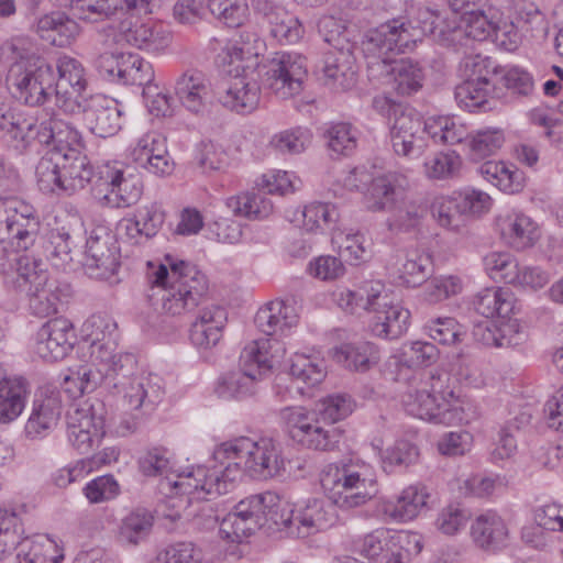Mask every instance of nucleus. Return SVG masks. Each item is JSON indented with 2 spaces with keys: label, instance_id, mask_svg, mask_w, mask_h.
<instances>
[{
  "label": "nucleus",
  "instance_id": "37998d69",
  "mask_svg": "<svg viewBox=\"0 0 563 563\" xmlns=\"http://www.w3.org/2000/svg\"><path fill=\"white\" fill-rule=\"evenodd\" d=\"M495 89L494 79L464 80L455 88L457 104L472 112L484 109Z\"/></svg>",
  "mask_w": 563,
  "mask_h": 563
},
{
  "label": "nucleus",
  "instance_id": "7c9ffc66",
  "mask_svg": "<svg viewBox=\"0 0 563 563\" xmlns=\"http://www.w3.org/2000/svg\"><path fill=\"white\" fill-rule=\"evenodd\" d=\"M102 426V419L96 417L92 405L85 401L73 413V448L80 454L89 453L95 439L101 435Z\"/></svg>",
  "mask_w": 563,
  "mask_h": 563
},
{
  "label": "nucleus",
  "instance_id": "e433bc0d",
  "mask_svg": "<svg viewBox=\"0 0 563 563\" xmlns=\"http://www.w3.org/2000/svg\"><path fill=\"white\" fill-rule=\"evenodd\" d=\"M429 493L424 486L411 485L405 488L396 501L385 505V512L396 520L407 521L416 518L427 506Z\"/></svg>",
  "mask_w": 563,
  "mask_h": 563
},
{
  "label": "nucleus",
  "instance_id": "6e6d98bb",
  "mask_svg": "<svg viewBox=\"0 0 563 563\" xmlns=\"http://www.w3.org/2000/svg\"><path fill=\"white\" fill-rule=\"evenodd\" d=\"M290 375L307 387H314L325 377L322 362L305 354H295L291 358Z\"/></svg>",
  "mask_w": 563,
  "mask_h": 563
},
{
  "label": "nucleus",
  "instance_id": "1a4fd4ad",
  "mask_svg": "<svg viewBox=\"0 0 563 563\" xmlns=\"http://www.w3.org/2000/svg\"><path fill=\"white\" fill-rule=\"evenodd\" d=\"M264 84L278 98L288 99L302 90L306 59L296 53L277 52L267 64Z\"/></svg>",
  "mask_w": 563,
  "mask_h": 563
},
{
  "label": "nucleus",
  "instance_id": "a878e982",
  "mask_svg": "<svg viewBox=\"0 0 563 563\" xmlns=\"http://www.w3.org/2000/svg\"><path fill=\"white\" fill-rule=\"evenodd\" d=\"M228 317L227 311L217 305L200 310L190 328L191 343L201 350L216 346L222 338Z\"/></svg>",
  "mask_w": 563,
  "mask_h": 563
},
{
  "label": "nucleus",
  "instance_id": "c85d7f7f",
  "mask_svg": "<svg viewBox=\"0 0 563 563\" xmlns=\"http://www.w3.org/2000/svg\"><path fill=\"white\" fill-rule=\"evenodd\" d=\"M163 395L162 378L148 374L132 379L125 390L124 399L130 408L150 413L162 401Z\"/></svg>",
  "mask_w": 563,
  "mask_h": 563
},
{
  "label": "nucleus",
  "instance_id": "bb28decb",
  "mask_svg": "<svg viewBox=\"0 0 563 563\" xmlns=\"http://www.w3.org/2000/svg\"><path fill=\"white\" fill-rule=\"evenodd\" d=\"M254 321L266 335H284L297 325L298 314L292 305L276 299L260 308Z\"/></svg>",
  "mask_w": 563,
  "mask_h": 563
},
{
  "label": "nucleus",
  "instance_id": "680f3d73",
  "mask_svg": "<svg viewBox=\"0 0 563 563\" xmlns=\"http://www.w3.org/2000/svg\"><path fill=\"white\" fill-rule=\"evenodd\" d=\"M262 376L254 371L240 369L223 377L220 394L225 397L243 398L255 390L256 380Z\"/></svg>",
  "mask_w": 563,
  "mask_h": 563
},
{
  "label": "nucleus",
  "instance_id": "473e14b6",
  "mask_svg": "<svg viewBox=\"0 0 563 563\" xmlns=\"http://www.w3.org/2000/svg\"><path fill=\"white\" fill-rule=\"evenodd\" d=\"M334 357L338 363L354 372H367L377 365L380 352L376 344L368 341L345 343L335 349Z\"/></svg>",
  "mask_w": 563,
  "mask_h": 563
},
{
  "label": "nucleus",
  "instance_id": "052dcab7",
  "mask_svg": "<svg viewBox=\"0 0 563 563\" xmlns=\"http://www.w3.org/2000/svg\"><path fill=\"white\" fill-rule=\"evenodd\" d=\"M208 7L212 15L230 27L241 26L249 15L246 0H209Z\"/></svg>",
  "mask_w": 563,
  "mask_h": 563
},
{
  "label": "nucleus",
  "instance_id": "f03ea898",
  "mask_svg": "<svg viewBox=\"0 0 563 563\" xmlns=\"http://www.w3.org/2000/svg\"><path fill=\"white\" fill-rule=\"evenodd\" d=\"M148 283L163 288V310L170 316L194 311L207 294V278L195 265L166 255L165 263L148 262Z\"/></svg>",
  "mask_w": 563,
  "mask_h": 563
},
{
  "label": "nucleus",
  "instance_id": "393cba45",
  "mask_svg": "<svg viewBox=\"0 0 563 563\" xmlns=\"http://www.w3.org/2000/svg\"><path fill=\"white\" fill-rule=\"evenodd\" d=\"M322 71L325 84L335 90H349L356 85L355 57L349 48L341 47L327 52Z\"/></svg>",
  "mask_w": 563,
  "mask_h": 563
},
{
  "label": "nucleus",
  "instance_id": "f3484780",
  "mask_svg": "<svg viewBox=\"0 0 563 563\" xmlns=\"http://www.w3.org/2000/svg\"><path fill=\"white\" fill-rule=\"evenodd\" d=\"M54 142L48 156L40 161L36 166L37 186L43 192H58L67 190L64 181L69 174L67 165L70 153V143L59 137V134H52Z\"/></svg>",
  "mask_w": 563,
  "mask_h": 563
},
{
  "label": "nucleus",
  "instance_id": "ea45409f",
  "mask_svg": "<svg viewBox=\"0 0 563 563\" xmlns=\"http://www.w3.org/2000/svg\"><path fill=\"white\" fill-rule=\"evenodd\" d=\"M37 35L56 47L70 45V18L64 11H52L36 22Z\"/></svg>",
  "mask_w": 563,
  "mask_h": 563
},
{
  "label": "nucleus",
  "instance_id": "58836bf2",
  "mask_svg": "<svg viewBox=\"0 0 563 563\" xmlns=\"http://www.w3.org/2000/svg\"><path fill=\"white\" fill-rule=\"evenodd\" d=\"M228 209L234 216L244 217L251 220L267 218L274 209L273 202L266 197L263 190L257 192H243L227 199Z\"/></svg>",
  "mask_w": 563,
  "mask_h": 563
},
{
  "label": "nucleus",
  "instance_id": "423d86ee",
  "mask_svg": "<svg viewBox=\"0 0 563 563\" xmlns=\"http://www.w3.org/2000/svg\"><path fill=\"white\" fill-rule=\"evenodd\" d=\"M272 514L275 529L295 539L312 536L335 521L333 509L319 498H309L297 508L280 499L279 509Z\"/></svg>",
  "mask_w": 563,
  "mask_h": 563
},
{
  "label": "nucleus",
  "instance_id": "8fccbe9b",
  "mask_svg": "<svg viewBox=\"0 0 563 563\" xmlns=\"http://www.w3.org/2000/svg\"><path fill=\"white\" fill-rule=\"evenodd\" d=\"M123 70H121V80L123 84L137 85L143 87V97H148L152 90L157 87L152 85L154 79V69L150 62L137 54L129 53Z\"/></svg>",
  "mask_w": 563,
  "mask_h": 563
},
{
  "label": "nucleus",
  "instance_id": "39448f33",
  "mask_svg": "<svg viewBox=\"0 0 563 563\" xmlns=\"http://www.w3.org/2000/svg\"><path fill=\"white\" fill-rule=\"evenodd\" d=\"M73 120L92 134L108 137L122 128L124 108L115 99L95 95L88 89L89 79L80 63L73 58Z\"/></svg>",
  "mask_w": 563,
  "mask_h": 563
},
{
  "label": "nucleus",
  "instance_id": "a19ab883",
  "mask_svg": "<svg viewBox=\"0 0 563 563\" xmlns=\"http://www.w3.org/2000/svg\"><path fill=\"white\" fill-rule=\"evenodd\" d=\"M154 525L151 511L137 508L126 515L119 526L118 540L128 545H137L150 536Z\"/></svg>",
  "mask_w": 563,
  "mask_h": 563
},
{
  "label": "nucleus",
  "instance_id": "a211bd4d",
  "mask_svg": "<svg viewBox=\"0 0 563 563\" xmlns=\"http://www.w3.org/2000/svg\"><path fill=\"white\" fill-rule=\"evenodd\" d=\"M409 179L397 172H387L374 177L366 192L367 209L373 212H389L409 195Z\"/></svg>",
  "mask_w": 563,
  "mask_h": 563
},
{
  "label": "nucleus",
  "instance_id": "6ab92c4d",
  "mask_svg": "<svg viewBox=\"0 0 563 563\" xmlns=\"http://www.w3.org/2000/svg\"><path fill=\"white\" fill-rule=\"evenodd\" d=\"M175 95L188 111L203 114L212 103V89L209 79L197 69L184 71L175 81Z\"/></svg>",
  "mask_w": 563,
  "mask_h": 563
},
{
  "label": "nucleus",
  "instance_id": "c756f323",
  "mask_svg": "<svg viewBox=\"0 0 563 563\" xmlns=\"http://www.w3.org/2000/svg\"><path fill=\"white\" fill-rule=\"evenodd\" d=\"M514 294L503 287H488L479 290L472 298L471 305L476 313L485 318H509L515 311Z\"/></svg>",
  "mask_w": 563,
  "mask_h": 563
},
{
  "label": "nucleus",
  "instance_id": "cd10ccee",
  "mask_svg": "<svg viewBox=\"0 0 563 563\" xmlns=\"http://www.w3.org/2000/svg\"><path fill=\"white\" fill-rule=\"evenodd\" d=\"M134 10L137 13H148L147 0H73V16L79 20L97 22L113 14L118 9Z\"/></svg>",
  "mask_w": 563,
  "mask_h": 563
},
{
  "label": "nucleus",
  "instance_id": "6e6552de",
  "mask_svg": "<svg viewBox=\"0 0 563 563\" xmlns=\"http://www.w3.org/2000/svg\"><path fill=\"white\" fill-rule=\"evenodd\" d=\"M52 81V69L44 59H35L29 65L24 62L13 63L7 75V85L12 96L31 107L46 101Z\"/></svg>",
  "mask_w": 563,
  "mask_h": 563
},
{
  "label": "nucleus",
  "instance_id": "79ce46f5",
  "mask_svg": "<svg viewBox=\"0 0 563 563\" xmlns=\"http://www.w3.org/2000/svg\"><path fill=\"white\" fill-rule=\"evenodd\" d=\"M399 279L408 287H416L432 273V256L418 249L408 250L398 267Z\"/></svg>",
  "mask_w": 563,
  "mask_h": 563
},
{
  "label": "nucleus",
  "instance_id": "09e8293b",
  "mask_svg": "<svg viewBox=\"0 0 563 563\" xmlns=\"http://www.w3.org/2000/svg\"><path fill=\"white\" fill-rule=\"evenodd\" d=\"M500 18V11L488 7L486 10H470L464 12V34L475 41H485L492 37L495 23Z\"/></svg>",
  "mask_w": 563,
  "mask_h": 563
},
{
  "label": "nucleus",
  "instance_id": "9d476101",
  "mask_svg": "<svg viewBox=\"0 0 563 563\" xmlns=\"http://www.w3.org/2000/svg\"><path fill=\"white\" fill-rule=\"evenodd\" d=\"M120 252L114 236L104 228L93 229L86 241L79 264L84 274L91 278H108L115 274Z\"/></svg>",
  "mask_w": 563,
  "mask_h": 563
},
{
  "label": "nucleus",
  "instance_id": "20e7f679",
  "mask_svg": "<svg viewBox=\"0 0 563 563\" xmlns=\"http://www.w3.org/2000/svg\"><path fill=\"white\" fill-rule=\"evenodd\" d=\"M448 375H426L404 397L406 411L437 424L467 423L462 401L448 385Z\"/></svg>",
  "mask_w": 563,
  "mask_h": 563
},
{
  "label": "nucleus",
  "instance_id": "4be33fe9",
  "mask_svg": "<svg viewBox=\"0 0 563 563\" xmlns=\"http://www.w3.org/2000/svg\"><path fill=\"white\" fill-rule=\"evenodd\" d=\"M496 225L505 243L517 251L532 247L540 239L538 224L519 211L498 216Z\"/></svg>",
  "mask_w": 563,
  "mask_h": 563
},
{
  "label": "nucleus",
  "instance_id": "774afa93",
  "mask_svg": "<svg viewBox=\"0 0 563 563\" xmlns=\"http://www.w3.org/2000/svg\"><path fill=\"white\" fill-rule=\"evenodd\" d=\"M504 134L498 130H481L470 142V154L473 159H481L496 153L504 144Z\"/></svg>",
  "mask_w": 563,
  "mask_h": 563
},
{
  "label": "nucleus",
  "instance_id": "a18cd8bd",
  "mask_svg": "<svg viewBox=\"0 0 563 563\" xmlns=\"http://www.w3.org/2000/svg\"><path fill=\"white\" fill-rule=\"evenodd\" d=\"M384 285L379 282L364 283L358 289H344L339 294L338 303L346 312L357 313L361 310L371 311L379 297Z\"/></svg>",
  "mask_w": 563,
  "mask_h": 563
},
{
  "label": "nucleus",
  "instance_id": "f704fd0d",
  "mask_svg": "<svg viewBox=\"0 0 563 563\" xmlns=\"http://www.w3.org/2000/svg\"><path fill=\"white\" fill-rule=\"evenodd\" d=\"M481 176L506 194L520 192L525 187L523 173L505 162L487 161L478 167Z\"/></svg>",
  "mask_w": 563,
  "mask_h": 563
},
{
  "label": "nucleus",
  "instance_id": "5701e85b",
  "mask_svg": "<svg viewBox=\"0 0 563 563\" xmlns=\"http://www.w3.org/2000/svg\"><path fill=\"white\" fill-rule=\"evenodd\" d=\"M109 187L104 198L115 208L135 205L143 194V181L131 168L109 169L104 181Z\"/></svg>",
  "mask_w": 563,
  "mask_h": 563
},
{
  "label": "nucleus",
  "instance_id": "b1692460",
  "mask_svg": "<svg viewBox=\"0 0 563 563\" xmlns=\"http://www.w3.org/2000/svg\"><path fill=\"white\" fill-rule=\"evenodd\" d=\"M284 344L275 338H265L250 342L240 355V367L254 371L262 376L272 369L285 356Z\"/></svg>",
  "mask_w": 563,
  "mask_h": 563
},
{
  "label": "nucleus",
  "instance_id": "4c0bfd02",
  "mask_svg": "<svg viewBox=\"0 0 563 563\" xmlns=\"http://www.w3.org/2000/svg\"><path fill=\"white\" fill-rule=\"evenodd\" d=\"M27 383L22 377L0 383V422L16 419L25 407Z\"/></svg>",
  "mask_w": 563,
  "mask_h": 563
},
{
  "label": "nucleus",
  "instance_id": "2f4dec72",
  "mask_svg": "<svg viewBox=\"0 0 563 563\" xmlns=\"http://www.w3.org/2000/svg\"><path fill=\"white\" fill-rule=\"evenodd\" d=\"M280 498L272 492L251 495L240 500L233 509V514L240 518L252 520L260 527L268 523L271 528H275L273 514L279 509Z\"/></svg>",
  "mask_w": 563,
  "mask_h": 563
},
{
  "label": "nucleus",
  "instance_id": "f257e3e1",
  "mask_svg": "<svg viewBox=\"0 0 563 563\" xmlns=\"http://www.w3.org/2000/svg\"><path fill=\"white\" fill-rule=\"evenodd\" d=\"M214 465H199L177 475L169 484L178 493L211 499L229 493L245 471L255 478H273L285 472L282 443L272 437H238L218 445Z\"/></svg>",
  "mask_w": 563,
  "mask_h": 563
},
{
  "label": "nucleus",
  "instance_id": "9b49d317",
  "mask_svg": "<svg viewBox=\"0 0 563 563\" xmlns=\"http://www.w3.org/2000/svg\"><path fill=\"white\" fill-rule=\"evenodd\" d=\"M4 210L5 218L0 220V232L7 234V239L16 249L27 250L33 245L40 222L35 210L30 203L10 198L0 202V209Z\"/></svg>",
  "mask_w": 563,
  "mask_h": 563
},
{
  "label": "nucleus",
  "instance_id": "49530a36",
  "mask_svg": "<svg viewBox=\"0 0 563 563\" xmlns=\"http://www.w3.org/2000/svg\"><path fill=\"white\" fill-rule=\"evenodd\" d=\"M394 88L399 95H411L417 92L424 79L422 68L417 62L408 58L395 60L390 68Z\"/></svg>",
  "mask_w": 563,
  "mask_h": 563
},
{
  "label": "nucleus",
  "instance_id": "7ed1b4c3",
  "mask_svg": "<svg viewBox=\"0 0 563 563\" xmlns=\"http://www.w3.org/2000/svg\"><path fill=\"white\" fill-rule=\"evenodd\" d=\"M440 12L421 7L415 20L398 16L369 29L362 41V49L368 57L389 63L395 54L411 51L423 36L434 34Z\"/></svg>",
  "mask_w": 563,
  "mask_h": 563
},
{
  "label": "nucleus",
  "instance_id": "c03bdc74",
  "mask_svg": "<svg viewBox=\"0 0 563 563\" xmlns=\"http://www.w3.org/2000/svg\"><path fill=\"white\" fill-rule=\"evenodd\" d=\"M16 287L27 291V288L46 286L48 272L42 258L31 254L18 255L14 260Z\"/></svg>",
  "mask_w": 563,
  "mask_h": 563
},
{
  "label": "nucleus",
  "instance_id": "0e129e2a",
  "mask_svg": "<svg viewBox=\"0 0 563 563\" xmlns=\"http://www.w3.org/2000/svg\"><path fill=\"white\" fill-rule=\"evenodd\" d=\"M329 150L336 155H351L356 148V130L349 123H336L325 132Z\"/></svg>",
  "mask_w": 563,
  "mask_h": 563
},
{
  "label": "nucleus",
  "instance_id": "13d9d810",
  "mask_svg": "<svg viewBox=\"0 0 563 563\" xmlns=\"http://www.w3.org/2000/svg\"><path fill=\"white\" fill-rule=\"evenodd\" d=\"M484 267L490 278L511 284L518 278V262L506 252H490L484 260Z\"/></svg>",
  "mask_w": 563,
  "mask_h": 563
},
{
  "label": "nucleus",
  "instance_id": "338daca9",
  "mask_svg": "<svg viewBox=\"0 0 563 563\" xmlns=\"http://www.w3.org/2000/svg\"><path fill=\"white\" fill-rule=\"evenodd\" d=\"M355 404L351 396L334 394L323 398L319 405V413L324 421L333 424L346 418L354 410Z\"/></svg>",
  "mask_w": 563,
  "mask_h": 563
},
{
  "label": "nucleus",
  "instance_id": "4d7b16f0",
  "mask_svg": "<svg viewBox=\"0 0 563 563\" xmlns=\"http://www.w3.org/2000/svg\"><path fill=\"white\" fill-rule=\"evenodd\" d=\"M123 29L125 41L137 48L156 52L162 49L168 43V36L156 32L148 24H134L128 29Z\"/></svg>",
  "mask_w": 563,
  "mask_h": 563
},
{
  "label": "nucleus",
  "instance_id": "e2e57ef3",
  "mask_svg": "<svg viewBox=\"0 0 563 563\" xmlns=\"http://www.w3.org/2000/svg\"><path fill=\"white\" fill-rule=\"evenodd\" d=\"M272 35L278 41L296 42L301 35L298 20L285 8H276V11L267 19Z\"/></svg>",
  "mask_w": 563,
  "mask_h": 563
},
{
  "label": "nucleus",
  "instance_id": "0eeeda50",
  "mask_svg": "<svg viewBox=\"0 0 563 563\" xmlns=\"http://www.w3.org/2000/svg\"><path fill=\"white\" fill-rule=\"evenodd\" d=\"M282 413L291 439L307 449L332 451L341 441L343 432L339 427L317 419L302 407L285 408Z\"/></svg>",
  "mask_w": 563,
  "mask_h": 563
},
{
  "label": "nucleus",
  "instance_id": "412c9836",
  "mask_svg": "<svg viewBox=\"0 0 563 563\" xmlns=\"http://www.w3.org/2000/svg\"><path fill=\"white\" fill-rule=\"evenodd\" d=\"M62 412L60 391L53 386L41 388L33 402L32 413L25 424L30 438H37L54 428Z\"/></svg>",
  "mask_w": 563,
  "mask_h": 563
},
{
  "label": "nucleus",
  "instance_id": "4468645a",
  "mask_svg": "<svg viewBox=\"0 0 563 563\" xmlns=\"http://www.w3.org/2000/svg\"><path fill=\"white\" fill-rule=\"evenodd\" d=\"M214 97L227 110L238 114H250L258 107L261 88L252 78L235 76L219 82Z\"/></svg>",
  "mask_w": 563,
  "mask_h": 563
},
{
  "label": "nucleus",
  "instance_id": "69168bd1",
  "mask_svg": "<svg viewBox=\"0 0 563 563\" xmlns=\"http://www.w3.org/2000/svg\"><path fill=\"white\" fill-rule=\"evenodd\" d=\"M461 291L462 282L457 276H438L427 282L423 297L429 303H438Z\"/></svg>",
  "mask_w": 563,
  "mask_h": 563
},
{
  "label": "nucleus",
  "instance_id": "ddd939ff",
  "mask_svg": "<svg viewBox=\"0 0 563 563\" xmlns=\"http://www.w3.org/2000/svg\"><path fill=\"white\" fill-rule=\"evenodd\" d=\"M117 323L107 314H91L80 327L78 350L88 349L89 357L108 362L115 345Z\"/></svg>",
  "mask_w": 563,
  "mask_h": 563
},
{
  "label": "nucleus",
  "instance_id": "f8f14e48",
  "mask_svg": "<svg viewBox=\"0 0 563 563\" xmlns=\"http://www.w3.org/2000/svg\"><path fill=\"white\" fill-rule=\"evenodd\" d=\"M426 134H428L427 121H423L418 113L411 110L395 113L389 136L396 155L408 158L421 156L427 146Z\"/></svg>",
  "mask_w": 563,
  "mask_h": 563
},
{
  "label": "nucleus",
  "instance_id": "dca6fc26",
  "mask_svg": "<svg viewBox=\"0 0 563 563\" xmlns=\"http://www.w3.org/2000/svg\"><path fill=\"white\" fill-rule=\"evenodd\" d=\"M371 311L374 312L371 331L377 338L395 340L409 329L410 311L400 302L393 301L385 289L379 291V297Z\"/></svg>",
  "mask_w": 563,
  "mask_h": 563
},
{
  "label": "nucleus",
  "instance_id": "72a5a7b5",
  "mask_svg": "<svg viewBox=\"0 0 563 563\" xmlns=\"http://www.w3.org/2000/svg\"><path fill=\"white\" fill-rule=\"evenodd\" d=\"M427 214V207L408 195L395 206L386 219V227L393 233H408L417 230Z\"/></svg>",
  "mask_w": 563,
  "mask_h": 563
},
{
  "label": "nucleus",
  "instance_id": "3c124183",
  "mask_svg": "<svg viewBox=\"0 0 563 563\" xmlns=\"http://www.w3.org/2000/svg\"><path fill=\"white\" fill-rule=\"evenodd\" d=\"M463 166L462 157L451 152H439L426 159L424 175L431 180H449L460 176Z\"/></svg>",
  "mask_w": 563,
  "mask_h": 563
},
{
  "label": "nucleus",
  "instance_id": "de8ad7c7",
  "mask_svg": "<svg viewBox=\"0 0 563 563\" xmlns=\"http://www.w3.org/2000/svg\"><path fill=\"white\" fill-rule=\"evenodd\" d=\"M428 135L437 143L454 145L468 139V131L460 120L441 115L427 120Z\"/></svg>",
  "mask_w": 563,
  "mask_h": 563
},
{
  "label": "nucleus",
  "instance_id": "bf43d9fd",
  "mask_svg": "<svg viewBox=\"0 0 563 563\" xmlns=\"http://www.w3.org/2000/svg\"><path fill=\"white\" fill-rule=\"evenodd\" d=\"M26 292L30 297L29 305L32 312L42 318L57 312L58 305H63V298L67 297L58 287L46 289V286H40L27 288Z\"/></svg>",
  "mask_w": 563,
  "mask_h": 563
},
{
  "label": "nucleus",
  "instance_id": "2eb2a0df",
  "mask_svg": "<svg viewBox=\"0 0 563 563\" xmlns=\"http://www.w3.org/2000/svg\"><path fill=\"white\" fill-rule=\"evenodd\" d=\"M135 164L155 176H167L174 170L175 163L169 155L166 137L151 131L137 139L131 151Z\"/></svg>",
  "mask_w": 563,
  "mask_h": 563
},
{
  "label": "nucleus",
  "instance_id": "aec40b11",
  "mask_svg": "<svg viewBox=\"0 0 563 563\" xmlns=\"http://www.w3.org/2000/svg\"><path fill=\"white\" fill-rule=\"evenodd\" d=\"M470 537L476 548L486 552H497L506 548L509 529L504 518L495 510H486L473 519Z\"/></svg>",
  "mask_w": 563,
  "mask_h": 563
},
{
  "label": "nucleus",
  "instance_id": "5fc2aeb1",
  "mask_svg": "<svg viewBox=\"0 0 563 563\" xmlns=\"http://www.w3.org/2000/svg\"><path fill=\"white\" fill-rule=\"evenodd\" d=\"M376 494V481L368 476L356 481L330 500L342 509H351L364 505Z\"/></svg>",
  "mask_w": 563,
  "mask_h": 563
},
{
  "label": "nucleus",
  "instance_id": "603ef678",
  "mask_svg": "<svg viewBox=\"0 0 563 563\" xmlns=\"http://www.w3.org/2000/svg\"><path fill=\"white\" fill-rule=\"evenodd\" d=\"M35 121L16 113L9 103L0 100V132L12 141L23 142L34 129Z\"/></svg>",
  "mask_w": 563,
  "mask_h": 563
},
{
  "label": "nucleus",
  "instance_id": "864d4df0",
  "mask_svg": "<svg viewBox=\"0 0 563 563\" xmlns=\"http://www.w3.org/2000/svg\"><path fill=\"white\" fill-rule=\"evenodd\" d=\"M410 538L411 536L407 533L393 534L387 529H376L363 538L358 552L362 556L374 560L388 552L389 543H401L404 540L409 541Z\"/></svg>",
  "mask_w": 563,
  "mask_h": 563
},
{
  "label": "nucleus",
  "instance_id": "c9c22d12",
  "mask_svg": "<svg viewBox=\"0 0 563 563\" xmlns=\"http://www.w3.org/2000/svg\"><path fill=\"white\" fill-rule=\"evenodd\" d=\"M364 477H366V474L354 464L331 463L321 471L320 484L325 496L330 499Z\"/></svg>",
  "mask_w": 563,
  "mask_h": 563
}]
</instances>
